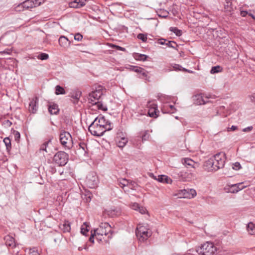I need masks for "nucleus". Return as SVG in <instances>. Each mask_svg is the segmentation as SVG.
Here are the masks:
<instances>
[{
    "instance_id": "603ef678",
    "label": "nucleus",
    "mask_w": 255,
    "mask_h": 255,
    "mask_svg": "<svg viewBox=\"0 0 255 255\" xmlns=\"http://www.w3.org/2000/svg\"><path fill=\"white\" fill-rule=\"evenodd\" d=\"M173 68L175 70H183V68H182V67L178 64H175L173 66Z\"/></svg>"
},
{
    "instance_id": "bf43d9fd",
    "label": "nucleus",
    "mask_w": 255,
    "mask_h": 255,
    "mask_svg": "<svg viewBox=\"0 0 255 255\" xmlns=\"http://www.w3.org/2000/svg\"><path fill=\"white\" fill-rule=\"evenodd\" d=\"M252 129H253V127L252 126H251V127H249L246 128H244L243 130L244 132H247V131H251Z\"/></svg>"
},
{
    "instance_id": "69168bd1",
    "label": "nucleus",
    "mask_w": 255,
    "mask_h": 255,
    "mask_svg": "<svg viewBox=\"0 0 255 255\" xmlns=\"http://www.w3.org/2000/svg\"><path fill=\"white\" fill-rule=\"evenodd\" d=\"M169 107L171 110L174 109V106L170 105Z\"/></svg>"
},
{
    "instance_id": "9b49d317",
    "label": "nucleus",
    "mask_w": 255,
    "mask_h": 255,
    "mask_svg": "<svg viewBox=\"0 0 255 255\" xmlns=\"http://www.w3.org/2000/svg\"><path fill=\"white\" fill-rule=\"evenodd\" d=\"M128 138L126 133L118 132L116 138V143L120 148H123L128 142Z\"/></svg>"
},
{
    "instance_id": "9d476101",
    "label": "nucleus",
    "mask_w": 255,
    "mask_h": 255,
    "mask_svg": "<svg viewBox=\"0 0 255 255\" xmlns=\"http://www.w3.org/2000/svg\"><path fill=\"white\" fill-rule=\"evenodd\" d=\"M95 120L97 121V124L99 126H101V127L107 130H110L112 129L113 128L112 123L106 120L104 117L103 116H99L96 118Z\"/></svg>"
},
{
    "instance_id": "ea45409f",
    "label": "nucleus",
    "mask_w": 255,
    "mask_h": 255,
    "mask_svg": "<svg viewBox=\"0 0 255 255\" xmlns=\"http://www.w3.org/2000/svg\"><path fill=\"white\" fill-rule=\"evenodd\" d=\"M232 168L234 170H238L241 168V166L239 162H237L233 164Z\"/></svg>"
},
{
    "instance_id": "338daca9",
    "label": "nucleus",
    "mask_w": 255,
    "mask_h": 255,
    "mask_svg": "<svg viewBox=\"0 0 255 255\" xmlns=\"http://www.w3.org/2000/svg\"><path fill=\"white\" fill-rule=\"evenodd\" d=\"M167 13H167V12H166V15H163V16H162V17H166L167 16Z\"/></svg>"
},
{
    "instance_id": "7ed1b4c3",
    "label": "nucleus",
    "mask_w": 255,
    "mask_h": 255,
    "mask_svg": "<svg viewBox=\"0 0 255 255\" xmlns=\"http://www.w3.org/2000/svg\"><path fill=\"white\" fill-rule=\"evenodd\" d=\"M196 252L199 255H216L217 249L213 243L207 242L197 248Z\"/></svg>"
},
{
    "instance_id": "7c9ffc66",
    "label": "nucleus",
    "mask_w": 255,
    "mask_h": 255,
    "mask_svg": "<svg viewBox=\"0 0 255 255\" xmlns=\"http://www.w3.org/2000/svg\"><path fill=\"white\" fill-rule=\"evenodd\" d=\"M3 142L6 146V149L10 150L11 147L10 139L8 137H5L3 139Z\"/></svg>"
},
{
    "instance_id": "680f3d73",
    "label": "nucleus",
    "mask_w": 255,
    "mask_h": 255,
    "mask_svg": "<svg viewBox=\"0 0 255 255\" xmlns=\"http://www.w3.org/2000/svg\"><path fill=\"white\" fill-rule=\"evenodd\" d=\"M114 46L116 47L117 49H118V50H122V51L125 50V49L124 48L120 47L119 46L114 45Z\"/></svg>"
},
{
    "instance_id": "4be33fe9",
    "label": "nucleus",
    "mask_w": 255,
    "mask_h": 255,
    "mask_svg": "<svg viewBox=\"0 0 255 255\" xmlns=\"http://www.w3.org/2000/svg\"><path fill=\"white\" fill-rule=\"evenodd\" d=\"M5 243L6 246L13 248L15 246L14 239L9 236L7 235L4 237Z\"/></svg>"
},
{
    "instance_id": "c756f323",
    "label": "nucleus",
    "mask_w": 255,
    "mask_h": 255,
    "mask_svg": "<svg viewBox=\"0 0 255 255\" xmlns=\"http://www.w3.org/2000/svg\"><path fill=\"white\" fill-rule=\"evenodd\" d=\"M65 93L64 89L61 86L57 85L55 87V94L56 95L64 94Z\"/></svg>"
},
{
    "instance_id": "473e14b6",
    "label": "nucleus",
    "mask_w": 255,
    "mask_h": 255,
    "mask_svg": "<svg viewBox=\"0 0 255 255\" xmlns=\"http://www.w3.org/2000/svg\"><path fill=\"white\" fill-rule=\"evenodd\" d=\"M222 68L220 66L213 67L210 71L211 74H215L221 72Z\"/></svg>"
},
{
    "instance_id": "2f4dec72",
    "label": "nucleus",
    "mask_w": 255,
    "mask_h": 255,
    "mask_svg": "<svg viewBox=\"0 0 255 255\" xmlns=\"http://www.w3.org/2000/svg\"><path fill=\"white\" fill-rule=\"evenodd\" d=\"M170 30L173 32L177 36H179L182 34V31L177 27H171L170 28Z\"/></svg>"
},
{
    "instance_id": "a878e982",
    "label": "nucleus",
    "mask_w": 255,
    "mask_h": 255,
    "mask_svg": "<svg viewBox=\"0 0 255 255\" xmlns=\"http://www.w3.org/2000/svg\"><path fill=\"white\" fill-rule=\"evenodd\" d=\"M248 233L251 235H255V223L250 222L247 227Z\"/></svg>"
},
{
    "instance_id": "f3484780",
    "label": "nucleus",
    "mask_w": 255,
    "mask_h": 255,
    "mask_svg": "<svg viewBox=\"0 0 255 255\" xmlns=\"http://www.w3.org/2000/svg\"><path fill=\"white\" fill-rule=\"evenodd\" d=\"M105 213L109 216L114 218L118 216L121 214V210L119 208H111L105 210Z\"/></svg>"
},
{
    "instance_id": "774afa93",
    "label": "nucleus",
    "mask_w": 255,
    "mask_h": 255,
    "mask_svg": "<svg viewBox=\"0 0 255 255\" xmlns=\"http://www.w3.org/2000/svg\"><path fill=\"white\" fill-rule=\"evenodd\" d=\"M80 94H77V96H76V98H77V99H78V96H80Z\"/></svg>"
},
{
    "instance_id": "49530a36",
    "label": "nucleus",
    "mask_w": 255,
    "mask_h": 255,
    "mask_svg": "<svg viewBox=\"0 0 255 255\" xmlns=\"http://www.w3.org/2000/svg\"><path fill=\"white\" fill-rule=\"evenodd\" d=\"M69 6L71 7H73V8H79L78 4L77 2H76V0H75L74 1L70 2Z\"/></svg>"
},
{
    "instance_id": "ddd939ff",
    "label": "nucleus",
    "mask_w": 255,
    "mask_h": 255,
    "mask_svg": "<svg viewBox=\"0 0 255 255\" xmlns=\"http://www.w3.org/2000/svg\"><path fill=\"white\" fill-rule=\"evenodd\" d=\"M246 187V186L243 185V183H239L237 184L228 185L227 187H226L225 189L228 193H237Z\"/></svg>"
},
{
    "instance_id": "6e6552de",
    "label": "nucleus",
    "mask_w": 255,
    "mask_h": 255,
    "mask_svg": "<svg viewBox=\"0 0 255 255\" xmlns=\"http://www.w3.org/2000/svg\"><path fill=\"white\" fill-rule=\"evenodd\" d=\"M103 94V88L101 86H98L95 90L89 94L88 96V101L92 104H96L97 101L101 98Z\"/></svg>"
},
{
    "instance_id": "4d7b16f0",
    "label": "nucleus",
    "mask_w": 255,
    "mask_h": 255,
    "mask_svg": "<svg viewBox=\"0 0 255 255\" xmlns=\"http://www.w3.org/2000/svg\"><path fill=\"white\" fill-rule=\"evenodd\" d=\"M238 128V127L237 126H232L231 128H228V131H235L236 130V129H237Z\"/></svg>"
},
{
    "instance_id": "052dcab7",
    "label": "nucleus",
    "mask_w": 255,
    "mask_h": 255,
    "mask_svg": "<svg viewBox=\"0 0 255 255\" xmlns=\"http://www.w3.org/2000/svg\"><path fill=\"white\" fill-rule=\"evenodd\" d=\"M159 43L161 45H166L167 43H166V40L162 39L159 40Z\"/></svg>"
},
{
    "instance_id": "5701e85b",
    "label": "nucleus",
    "mask_w": 255,
    "mask_h": 255,
    "mask_svg": "<svg viewBox=\"0 0 255 255\" xmlns=\"http://www.w3.org/2000/svg\"><path fill=\"white\" fill-rule=\"evenodd\" d=\"M59 228L64 233H68L71 230L70 224L67 221H65L63 224H60Z\"/></svg>"
},
{
    "instance_id": "3c124183",
    "label": "nucleus",
    "mask_w": 255,
    "mask_h": 255,
    "mask_svg": "<svg viewBox=\"0 0 255 255\" xmlns=\"http://www.w3.org/2000/svg\"><path fill=\"white\" fill-rule=\"evenodd\" d=\"M198 254L196 252V250H189V252L183 255H197Z\"/></svg>"
},
{
    "instance_id": "c03bdc74",
    "label": "nucleus",
    "mask_w": 255,
    "mask_h": 255,
    "mask_svg": "<svg viewBox=\"0 0 255 255\" xmlns=\"http://www.w3.org/2000/svg\"><path fill=\"white\" fill-rule=\"evenodd\" d=\"M48 55L46 53H41L39 55L38 58L39 59L43 60H46L48 58Z\"/></svg>"
},
{
    "instance_id": "b1692460",
    "label": "nucleus",
    "mask_w": 255,
    "mask_h": 255,
    "mask_svg": "<svg viewBox=\"0 0 255 255\" xmlns=\"http://www.w3.org/2000/svg\"><path fill=\"white\" fill-rule=\"evenodd\" d=\"M157 180L160 182L167 184H171L172 182V179L165 175H159Z\"/></svg>"
},
{
    "instance_id": "8fccbe9b",
    "label": "nucleus",
    "mask_w": 255,
    "mask_h": 255,
    "mask_svg": "<svg viewBox=\"0 0 255 255\" xmlns=\"http://www.w3.org/2000/svg\"><path fill=\"white\" fill-rule=\"evenodd\" d=\"M29 254L30 255H39V253L37 252V250L35 249H30Z\"/></svg>"
},
{
    "instance_id": "72a5a7b5",
    "label": "nucleus",
    "mask_w": 255,
    "mask_h": 255,
    "mask_svg": "<svg viewBox=\"0 0 255 255\" xmlns=\"http://www.w3.org/2000/svg\"><path fill=\"white\" fill-rule=\"evenodd\" d=\"M137 186L138 185L136 182L129 181L128 186L129 188L132 190H135Z\"/></svg>"
},
{
    "instance_id": "58836bf2",
    "label": "nucleus",
    "mask_w": 255,
    "mask_h": 255,
    "mask_svg": "<svg viewBox=\"0 0 255 255\" xmlns=\"http://www.w3.org/2000/svg\"><path fill=\"white\" fill-rule=\"evenodd\" d=\"M149 137V134L147 131H145L142 135V140L145 141L148 139Z\"/></svg>"
},
{
    "instance_id": "79ce46f5",
    "label": "nucleus",
    "mask_w": 255,
    "mask_h": 255,
    "mask_svg": "<svg viewBox=\"0 0 255 255\" xmlns=\"http://www.w3.org/2000/svg\"><path fill=\"white\" fill-rule=\"evenodd\" d=\"M50 141H48L47 142H45V143H44L43 144H42L40 147V150H43V151H45V152H47V150H46V148H47V145L48 144V143L50 142Z\"/></svg>"
},
{
    "instance_id": "0eeeda50",
    "label": "nucleus",
    "mask_w": 255,
    "mask_h": 255,
    "mask_svg": "<svg viewBox=\"0 0 255 255\" xmlns=\"http://www.w3.org/2000/svg\"><path fill=\"white\" fill-rule=\"evenodd\" d=\"M68 160V154L64 151H59L53 157L54 162L59 166L65 165Z\"/></svg>"
},
{
    "instance_id": "aec40b11",
    "label": "nucleus",
    "mask_w": 255,
    "mask_h": 255,
    "mask_svg": "<svg viewBox=\"0 0 255 255\" xmlns=\"http://www.w3.org/2000/svg\"><path fill=\"white\" fill-rule=\"evenodd\" d=\"M193 98L194 104L197 105H203L207 102V101L205 100L203 96L201 94L196 95L193 96Z\"/></svg>"
},
{
    "instance_id": "412c9836",
    "label": "nucleus",
    "mask_w": 255,
    "mask_h": 255,
    "mask_svg": "<svg viewBox=\"0 0 255 255\" xmlns=\"http://www.w3.org/2000/svg\"><path fill=\"white\" fill-rule=\"evenodd\" d=\"M59 43L61 47L67 48L70 46V42L68 39L64 36H61L59 38Z\"/></svg>"
},
{
    "instance_id": "39448f33",
    "label": "nucleus",
    "mask_w": 255,
    "mask_h": 255,
    "mask_svg": "<svg viewBox=\"0 0 255 255\" xmlns=\"http://www.w3.org/2000/svg\"><path fill=\"white\" fill-rule=\"evenodd\" d=\"M61 144L66 148L70 149L73 146V140L71 134L67 131H63L59 135Z\"/></svg>"
},
{
    "instance_id": "c9c22d12",
    "label": "nucleus",
    "mask_w": 255,
    "mask_h": 255,
    "mask_svg": "<svg viewBox=\"0 0 255 255\" xmlns=\"http://www.w3.org/2000/svg\"><path fill=\"white\" fill-rule=\"evenodd\" d=\"M186 173L185 171H180L177 173V175L181 180H186Z\"/></svg>"
},
{
    "instance_id": "393cba45",
    "label": "nucleus",
    "mask_w": 255,
    "mask_h": 255,
    "mask_svg": "<svg viewBox=\"0 0 255 255\" xmlns=\"http://www.w3.org/2000/svg\"><path fill=\"white\" fill-rule=\"evenodd\" d=\"M48 111L51 115H56L59 112L58 107L56 104H51L49 106Z\"/></svg>"
},
{
    "instance_id": "bb28decb",
    "label": "nucleus",
    "mask_w": 255,
    "mask_h": 255,
    "mask_svg": "<svg viewBox=\"0 0 255 255\" xmlns=\"http://www.w3.org/2000/svg\"><path fill=\"white\" fill-rule=\"evenodd\" d=\"M89 227L88 224L85 222L83 223V224L81 226V233L83 235H86V233L89 232Z\"/></svg>"
},
{
    "instance_id": "0e129e2a",
    "label": "nucleus",
    "mask_w": 255,
    "mask_h": 255,
    "mask_svg": "<svg viewBox=\"0 0 255 255\" xmlns=\"http://www.w3.org/2000/svg\"><path fill=\"white\" fill-rule=\"evenodd\" d=\"M183 71H187L189 73H192V71H190V70H188L187 69H186L185 68H183Z\"/></svg>"
},
{
    "instance_id": "37998d69",
    "label": "nucleus",
    "mask_w": 255,
    "mask_h": 255,
    "mask_svg": "<svg viewBox=\"0 0 255 255\" xmlns=\"http://www.w3.org/2000/svg\"><path fill=\"white\" fill-rule=\"evenodd\" d=\"M131 69L136 73H139L142 71V68L137 66H131Z\"/></svg>"
},
{
    "instance_id": "e433bc0d",
    "label": "nucleus",
    "mask_w": 255,
    "mask_h": 255,
    "mask_svg": "<svg viewBox=\"0 0 255 255\" xmlns=\"http://www.w3.org/2000/svg\"><path fill=\"white\" fill-rule=\"evenodd\" d=\"M14 9L17 11H21L26 10L24 8V5H23V2L19 3L14 7Z\"/></svg>"
},
{
    "instance_id": "cd10ccee",
    "label": "nucleus",
    "mask_w": 255,
    "mask_h": 255,
    "mask_svg": "<svg viewBox=\"0 0 255 255\" xmlns=\"http://www.w3.org/2000/svg\"><path fill=\"white\" fill-rule=\"evenodd\" d=\"M134 58L136 60L144 61L146 60V59L147 58V56L144 55V54H139V53H134Z\"/></svg>"
},
{
    "instance_id": "4c0bfd02",
    "label": "nucleus",
    "mask_w": 255,
    "mask_h": 255,
    "mask_svg": "<svg viewBox=\"0 0 255 255\" xmlns=\"http://www.w3.org/2000/svg\"><path fill=\"white\" fill-rule=\"evenodd\" d=\"M137 38L140 39L143 42H145L147 40V36L142 33H139L137 35Z\"/></svg>"
},
{
    "instance_id": "13d9d810",
    "label": "nucleus",
    "mask_w": 255,
    "mask_h": 255,
    "mask_svg": "<svg viewBox=\"0 0 255 255\" xmlns=\"http://www.w3.org/2000/svg\"><path fill=\"white\" fill-rule=\"evenodd\" d=\"M0 53H1L2 54H10L11 51L10 50H9V49H7V50H3L2 51H1V52H0Z\"/></svg>"
},
{
    "instance_id": "c85d7f7f",
    "label": "nucleus",
    "mask_w": 255,
    "mask_h": 255,
    "mask_svg": "<svg viewBox=\"0 0 255 255\" xmlns=\"http://www.w3.org/2000/svg\"><path fill=\"white\" fill-rule=\"evenodd\" d=\"M128 182L129 181L126 179L123 178L119 180V184L121 188L124 189L125 187L128 186Z\"/></svg>"
},
{
    "instance_id": "f03ea898",
    "label": "nucleus",
    "mask_w": 255,
    "mask_h": 255,
    "mask_svg": "<svg viewBox=\"0 0 255 255\" xmlns=\"http://www.w3.org/2000/svg\"><path fill=\"white\" fill-rule=\"evenodd\" d=\"M225 160V154L219 153L207 160L204 166L208 171H216L224 167Z\"/></svg>"
},
{
    "instance_id": "f257e3e1",
    "label": "nucleus",
    "mask_w": 255,
    "mask_h": 255,
    "mask_svg": "<svg viewBox=\"0 0 255 255\" xmlns=\"http://www.w3.org/2000/svg\"><path fill=\"white\" fill-rule=\"evenodd\" d=\"M112 234L111 226L108 223H102L98 228L91 230L89 241L93 244L95 238L98 242H101L107 236L108 238H111Z\"/></svg>"
},
{
    "instance_id": "de8ad7c7",
    "label": "nucleus",
    "mask_w": 255,
    "mask_h": 255,
    "mask_svg": "<svg viewBox=\"0 0 255 255\" xmlns=\"http://www.w3.org/2000/svg\"><path fill=\"white\" fill-rule=\"evenodd\" d=\"M96 105H97V107L99 109H101L104 111L107 110V107L105 106H104L102 104H101L99 102H97V104Z\"/></svg>"
},
{
    "instance_id": "09e8293b",
    "label": "nucleus",
    "mask_w": 255,
    "mask_h": 255,
    "mask_svg": "<svg viewBox=\"0 0 255 255\" xmlns=\"http://www.w3.org/2000/svg\"><path fill=\"white\" fill-rule=\"evenodd\" d=\"M14 135V138L16 141H18L19 140L20 135L19 132L17 131H14L13 132Z\"/></svg>"
},
{
    "instance_id": "a18cd8bd",
    "label": "nucleus",
    "mask_w": 255,
    "mask_h": 255,
    "mask_svg": "<svg viewBox=\"0 0 255 255\" xmlns=\"http://www.w3.org/2000/svg\"><path fill=\"white\" fill-rule=\"evenodd\" d=\"M82 38L83 36L79 33H77L74 35V39L75 40L80 41L82 39Z\"/></svg>"
},
{
    "instance_id": "1a4fd4ad",
    "label": "nucleus",
    "mask_w": 255,
    "mask_h": 255,
    "mask_svg": "<svg viewBox=\"0 0 255 255\" xmlns=\"http://www.w3.org/2000/svg\"><path fill=\"white\" fill-rule=\"evenodd\" d=\"M86 184L90 188H96L98 183V177L94 172L90 173L87 176L85 180Z\"/></svg>"
},
{
    "instance_id": "6e6d98bb",
    "label": "nucleus",
    "mask_w": 255,
    "mask_h": 255,
    "mask_svg": "<svg viewBox=\"0 0 255 255\" xmlns=\"http://www.w3.org/2000/svg\"><path fill=\"white\" fill-rule=\"evenodd\" d=\"M139 73L141 74L143 77H146L147 76V72L143 68H142V71Z\"/></svg>"
},
{
    "instance_id": "864d4df0",
    "label": "nucleus",
    "mask_w": 255,
    "mask_h": 255,
    "mask_svg": "<svg viewBox=\"0 0 255 255\" xmlns=\"http://www.w3.org/2000/svg\"><path fill=\"white\" fill-rule=\"evenodd\" d=\"M250 12H248L246 10H241L240 14L243 17H245L247 16V15H249V13Z\"/></svg>"
},
{
    "instance_id": "2eb2a0df",
    "label": "nucleus",
    "mask_w": 255,
    "mask_h": 255,
    "mask_svg": "<svg viewBox=\"0 0 255 255\" xmlns=\"http://www.w3.org/2000/svg\"><path fill=\"white\" fill-rule=\"evenodd\" d=\"M38 100L37 97H34L30 100L29 104L28 110L33 114L35 113L38 108Z\"/></svg>"
},
{
    "instance_id": "5fc2aeb1",
    "label": "nucleus",
    "mask_w": 255,
    "mask_h": 255,
    "mask_svg": "<svg viewBox=\"0 0 255 255\" xmlns=\"http://www.w3.org/2000/svg\"><path fill=\"white\" fill-rule=\"evenodd\" d=\"M172 44H174V45H175L176 43L173 41H168L166 45L168 46V47L174 48V46L172 45Z\"/></svg>"
},
{
    "instance_id": "f704fd0d",
    "label": "nucleus",
    "mask_w": 255,
    "mask_h": 255,
    "mask_svg": "<svg viewBox=\"0 0 255 255\" xmlns=\"http://www.w3.org/2000/svg\"><path fill=\"white\" fill-rule=\"evenodd\" d=\"M231 5L232 2L231 1V0H226L225 3L224 4L225 9L227 11H230Z\"/></svg>"
},
{
    "instance_id": "6ab92c4d",
    "label": "nucleus",
    "mask_w": 255,
    "mask_h": 255,
    "mask_svg": "<svg viewBox=\"0 0 255 255\" xmlns=\"http://www.w3.org/2000/svg\"><path fill=\"white\" fill-rule=\"evenodd\" d=\"M130 207L132 209L139 212L141 214H144L147 212V210L145 208L135 202L131 203Z\"/></svg>"
},
{
    "instance_id": "20e7f679",
    "label": "nucleus",
    "mask_w": 255,
    "mask_h": 255,
    "mask_svg": "<svg viewBox=\"0 0 255 255\" xmlns=\"http://www.w3.org/2000/svg\"><path fill=\"white\" fill-rule=\"evenodd\" d=\"M135 233L137 237L140 242L146 241L152 235V232L149 229L148 226L141 224L137 225Z\"/></svg>"
},
{
    "instance_id": "a19ab883",
    "label": "nucleus",
    "mask_w": 255,
    "mask_h": 255,
    "mask_svg": "<svg viewBox=\"0 0 255 255\" xmlns=\"http://www.w3.org/2000/svg\"><path fill=\"white\" fill-rule=\"evenodd\" d=\"M87 0H76V2L78 4L79 7H82L86 4Z\"/></svg>"
},
{
    "instance_id": "dca6fc26",
    "label": "nucleus",
    "mask_w": 255,
    "mask_h": 255,
    "mask_svg": "<svg viewBox=\"0 0 255 255\" xmlns=\"http://www.w3.org/2000/svg\"><path fill=\"white\" fill-rule=\"evenodd\" d=\"M147 106L149 108L148 114L150 117L156 118L157 111V106L155 103H151L148 102Z\"/></svg>"
},
{
    "instance_id": "f8f14e48",
    "label": "nucleus",
    "mask_w": 255,
    "mask_h": 255,
    "mask_svg": "<svg viewBox=\"0 0 255 255\" xmlns=\"http://www.w3.org/2000/svg\"><path fill=\"white\" fill-rule=\"evenodd\" d=\"M180 198H193L197 195L196 191L193 189L181 190L178 193Z\"/></svg>"
},
{
    "instance_id": "423d86ee",
    "label": "nucleus",
    "mask_w": 255,
    "mask_h": 255,
    "mask_svg": "<svg viewBox=\"0 0 255 255\" xmlns=\"http://www.w3.org/2000/svg\"><path fill=\"white\" fill-rule=\"evenodd\" d=\"M88 129L92 134L97 136L103 135L104 133L106 131L101 127V126H99L97 124L96 120H94L92 123L89 126Z\"/></svg>"
},
{
    "instance_id": "e2e57ef3",
    "label": "nucleus",
    "mask_w": 255,
    "mask_h": 255,
    "mask_svg": "<svg viewBox=\"0 0 255 255\" xmlns=\"http://www.w3.org/2000/svg\"><path fill=\"white\" fill-rule=\"evenodd\" d=\"M249 16L255 19V11L254 13H250Z\"/></svg>"
},
{
    "instance_id": "a211bd4d",
    "label": "nucleus",
    "mask_w": 255,
    "mask_h": 255,
    "mask_svg": "<svg viewBox=\"0 0 255 255\" xmlns=\"http://www.w3.org/2000/svg\"><path fill=\"white\" fill-rule=\"evenodd\" d=\"M182 162L187 167H192L195 169L199 166L198 163L194 161L190 158H184L182 159Z\"/></svg>"
},
{
    "instance_id": "4468645a",
    "label": "nucleus",
    "mask_w": 255,
    "mask_h": 255,
    "mask_svg": "<svg viewBox=\"0 0 255 255\" xmlns=\"http://www.w3.org/2000/svg\"><path fill=\"white\" fill-rule=\"evenodd\" d=\"M41 3V2L39 0H26L23 2V5H24V8L28 10L37 7L40 5Z\"/></svg>"
}]
</instances>
